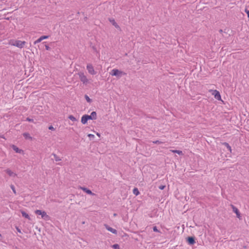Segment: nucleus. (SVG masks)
I'll list each match as a JSON object with an SVG mask.
<instances>
[{"label":"nucleus","mask_w":249,"mask_h":249,"mask_svg":"<svg viewBox=\"0 0 249 249\" xmlns=\"http://www.w3.org/2000/svg\"><path fill=\"white\" fill-rule=\"evenodd\" d=\"M26 121H27L28 122H33L34 121L33 119H30V118H28V117L26 118Z\"/></svg>","instance_id":"obj_32"},{"label":"nucleus","mask_w":249,"mask_h":249,"mask_svg":"<svg viewBox=\"0 0 249 249\" xmlns=\"http://www.w3.org/2000/svg\"><path fill=\"white\" fill-rule=\"evenodd\" d=\"M6 172L7 174H8L10 176H16V174H15L14 172H13L10 169H7L6 171Z\"/></svg>","instance_id":"obj_16"},{"label":"nucleus","mask_w":249,"mask_h":249,"mask_svg":"<svg viewBox=\"0 0 249 249\" xmlns=\"http://www.w3.org/2000/svg\"><path fill=\"white\" fill-rule=\"evenodd\" d=\"M88 137H89L90 139H93L94 138V135H93V134H89L88 135Z\"/></svg>","instance_id":"obj_29"},{"label":"nucleus","mask_w":249,"mask_h":249,"mask_svg":"<svg viewBox=\"0 0 249 249\" xmlns=\"http://www.w3.org/2000/svg\"><path fill=\"white\" fill-rule=\"evenodd\" d=\"M97 118V114L95 111L91 112L90 115H89V120H95Z\"/></svg>","instance_id":"obj_10"},{"label":"nucleus","mask_w":249,"mask_h":249,"mask_svg":"<svg viewBox=\"0 0 249 249\" xmlns=\"http://www.w3.org/2000/svg\"><path fill=\"white\" fill-rule=\"evenodd\" d=\"M231 206L233 211L236 213L237 217L238 218H240V213L239 210H238V209L233 205H231Z\"/></svg>","instance_id":"obj_7"},{"label":"nucleus","mask_w":249,"mask_h":249,"mask_svg":"<svg viewBox=\"0 0 249 249\" xmlns=\"http://www.w3.org/2000/svg\"><path fill=\"white\" fill-rule=\"evenodd\" d=\"M82 224H85V222H82Z\"/></svg>","instance_id":"obj_40"},{"label":"nucleus","mask_w":249,"mask_h":249,"mask_svg":"<svg viewBox=\"0 0 249 249\" xmlns=\"http://www.w3.org/2000/svg\"><path fill=\"white\" fill-rule=\"evenodd\" d=\"M25 44H26L25 41H22L21 40H16L13 43V45L19 48H23V47Z\"/></svg>","instance_id":"obj_3"},{"label":"nucleus","mask_w":249,"mask_h":249,"mask_svg":"<svg viewBox=\"0 0 249 249\" xmlns=\"http://www.w3.org/2000/svg\"><path fill=\"white\" fill-rule=\"evenodd\" d=\"M171 151L174 153H177L179 155H182L183 153L182 151L178 150H172Z\"/></svg>","instance_id":"obj_20"},{"label":"nucleus","mask_w":249,"mask_h":249,"mask_svg":"<svg viewBox=\"0 0 249 249\" xmlns=\"http://www.w3.org/2000/svg\"><path fill=\"white\" fill-rule=\"evenodd\" d=\"M110 74L112 75L115 76L117 78H119L122 76V75L125 74V73L123 72V71H119L118 69H114L111 71Z\"/></svg>","instance_id":"obj_2"},{"label":"nucleus","mask_w":249,"mask_h":249,"mask_svg":"<svg viewBox=\"0 0 249 249\" xmlns=\"http://www.w3.org/2000/svg\"><path fill=\"white\" fill-rule=\"evenodd\" d=\"M245 11L247 14L248 17L249 18V10H248L247 9H245Z\"/></svg>","instance_id":"obj_35"},{"label":"nucleus","mask_w":249,"mask_h":249,"mask_svg":"<svg viewBox=\"0 0 249 249\" xmlns=\"http://www.w3.org/2000/svg\"><path fill=\"white\" fill-rule=\"evenodd\" d=\"M40 37L41 38L42 40H43V39L48 38H49V36H41Z\"/></svg>","instance_id":"obj_27"},{"label":"nucleus","mask_w":249,"mask_h":249,"mask_svg":"<svg viewBox=\"0 0 249 249\" xmlns=\"http://www.w3.org/2000/svg\"><path fill=\"white\" fill-rule=\"evenodd\" d=\"M188 243L189 245H194L195 243V238L194 237H188L187 239Z\"/></svg>","instance_id":"obj_9"},{"label":"nucleus","mask_w":249,"mask_h":249,"mask_svg":"<svg viewBox=\"0 0 249 249\" xmlns=\"http://www.w3.org/2000/svg\"><path fill=\"white\" fill-rule=\"evenodd\" d=\"M109 21L112 23V24L116 28H120L119 26L115 21V19L113 18H109Z\"/></svg>","instance_id":"obj_13"},{"label":"nucleus","mask_w":249,"mask_h":249,"mask_svg":"<svg viewBox=\"0 0 249 249\" xmlns=\"http://www.w3.org/2000/svg\"><path fill=\"white\" fill-rule=\"evenodd\" d=\"M87 69L88 71V72L94 75L96 74V72L95 71L93 67L91 64H88L87 66Z\"/></svg>","instance_id":"obj_4"},{"label":"nucleus","mask_w":249,"mask_h":249,"mask_svg":"<svg viewBox=\"0 0 249 249\" xmlns=\"http://www.w3.org/2000/svg\"><path fill=\"white\" fill-rule=\"evenodd\" d=\"M89 120V115H84L81 118V123L83 124H86Z\"/></svg>","instance_id":"obj_8"},{"label":"nucleus","mask_w":249,"mask_h":249,"mask_svg":"<svg viewBox=\"0 0 249 249\" xmlns=\"http://www.w3.org/2000/svg\"><path fill=\"white\" fill-rule=\"evenodd\" d=\"M153 231L155 232H159V231L158 230L156 226H154L153 227Z\"/></svg>","instance_id":"obj_31"},{"label":"nucleus","mask_w":249,"mask_h":249,"mask_svg":"<svg viewBox=\"0 0 249 249\" xmlns=\"http://www.w3.org/2000/svg\"><path fill=\"white\" fill-rule=\"evenodd\" d=\"M23 136L26 139H29V140H31L32 139V137L30 136V135L28 133H24L23 134Z\"/></svg>","instance_id":"obj_15"},{"label":"nucleus","mask_w":249,"mask_h":249,"mask_svg":"<svg viewBox=\"0 0 249 249\" xmlns=\"http://www.w3.org/2000/svg\"><path fill=\"white\" fill-rule=\"evenodd\" d=\"M213 95H214V98L218 100H221V95L219 91L214 90L213 91Z\"/></svg>","instance_id":"obj_5"},{"label":"nucleus","mask_w":249,"mask_h":249,"mask_svg":"<svg viewBox=\"0 0 249 249\" xmlns=\"http://www.w3.org/2000/svg\"><path fill=\"white\" fill-rule=\"evenodd\" d=\"M113 215H114V216H116L117 215V214H116V213H114Z\"/></svg>","instance_id":"obj_38"},{"label":"nucleus","mask_w":249,"mask_h":249,"mask_svg":"<svg viewBox=\"0 0 249 249\" xmlns=\"http://www.w3.org/2000/svg\"><path fill=\"white\" fill-rule=\"evenodd\" d=\"M112 248L114 249H120L119 245L117 244H114L112 246Z\"/></svg>","instance_id":"obj_24"},{"label":"nucleus","mask_w":249,"mask_h":249,"mask_svg":"<svg viewBox=\"0 0 249 249\" xmlns=\"http://www.w3.org/2000/svg\"><path fill=\"white\" fill-rule=\"evenodd\" d=\"M153 142L154 143H156V144H161V143H162V142H161V141H153Z\"/></svg>","instance_id":"obj_28"},{"label":"nucleus","mask_w":249,"mask_h":249,"mask_svg":"<svg viewBox=\"0 0 249 249\" xmlns=\"http://www.w3.org/2000/svg\"><path fill=\"white\" fill-rule=\"evenodd\" d=\"M80 80L83 83H86L88 82V79L86 76L83 74L80 75Z\"/></svg>","instance_id":"obj_14"},{"label":"nucleus","mask_w":249,"mask_h":249,"mask_svg":"<svg viewBox=\"0 0 249 249\" xmlns=\"http://www.w3.org/2000/svg\"><path fill=\"white\" fill-rule=\"evenodd\" d=\"M49 129L50 130H55L54 128L52 125L50 126L49 127Z\"/></svg>","instance_id":"obj_33"},{"label":"nucleus","mask_w":249,"mask_h":249,"mask_svg":"<svg viewBox=\"0 0 249 249\" xmlns=\"http://www.w3.org/2000/svg\"><path fill=\"white\" fill-rule=\"evenodd\" d=\"M165 187V185H160L159 187V188L160 189V190H163Z\"/></svg>","instance_id":"obj_30"},{"label":"nucleus","mask_w":249,"mask_h":249,"mask_svg":"<svg viewBox=\"0 0 249 249\" xmlns=\"http://www.w3.org/2000/svg\"><path fill=\"white\" fill-rule=\"evenodd\" d=\"M12 148H13V149L16 152V153H23V150H22L21 149H19L18 147H17L16 145H12Z\"/></svg>","instance_id":"obj_12"},{"label":"nucleus","mask_w":249,"mask_h":249,"mask_svg":"<svg viewBox=\"0 0 249 249\" xmlns=\"http://www.w3.org/2000/svg\"><path fill=\"white\" fill-rule=\"evenodd\" d=\"M45 48L47 50H49L50 49V47L48 45H45Z\"/></svg>","instance_id":"obj_34"},{"label":"nucleus","mask_w":249,"mask_h":249,"mask_svg":"<svg viewBox=\"0 0 249 249\" xmlns=\"http://www.w3.org/2000/svg\"><path fill=\"white\" fill-rule=\"evenodd\" d=\"M219 32H220V33H222V32H223V31H222V30L220 29V30H219Z\"/></svg>","instance_id":"obj_37"},{"label":"nucleus","mask_w":249,"mask_h":249,"mask_svg":"<svg viewBox=\"0 0 249 249\" xmlns=\"http://www.w3.org/2000/svg\"><path fill=\"white\" fill-rule=\"evenodd\" d=\"M41 41H42V39H41L40 37H39L38 39H37L34 42V44H36L37 43H38L40 42Z\"/></svg>","instance_id":"obj_26"},{"label":"nucleus","mask_w":249,"mask_h":249,"mask_svg":"<svg viewBox=\"0 0 249 249\" xmlns=\"http://www.w3.org/2000/svg\"><path fill=\"white\" fill-rule=\"evenodd\" d=\"M69 118L73 122H74L76 120V118L72 115H70Z\"/></svg>","instance_id":"obj_25"},{"label":"nucleus","mask_w":249,"mask_h":249,"mask_svg":"<svg viewBox=\"0 0 249 249\" xmlns=\"http://www.w3.org/2000/svg\"><path fill=\"white\" fill-rule=\"evenodd\" d=\"M35 213L38 215H41V218L45 220H49L50 217L47 214L45 211H42L39 210H37L35 211Z\"/></svg>","instance_id":"obj_1"},{"label":"nucleus","mask_w":249,"mask_h":249,"mask_svg":"<svg viewBox=\"0 0 249 249\" xmlns=\"http://www.w3.org/2000/svg\"><path fill=\"white\" fill-rule=\"evenodd\" d=\"M10 188L12 190L13 193L16 195L17 194V192H16L15 186L11 184L10 185Z\"/></svg>","instance_id":"obj_23"},{"label":"nucleus","mask_w":249,"mask_h":249,"mask_svg":"<svg viewBox=\"0 0 249 249\" xmlns=\"http://www.w3.org/2000/svg\"><path fill=\"white\" fill-rule=\"evenodd\" d=\"M0 236H1V234H0Z\"/></svg>","instance_id":"obj_41"},{"label":"nucleus","mask_w":249,"mask_h":249,"mask_svg":"<svg viewBox=\"0 0 249 249\" xmlns=\"http://www.w3.org/2000/svg\"><path fill=\"white\" fill-rule=\"evenodd\" d=\"M133 193L136 196H138L140 194V192L137 188H134Z\"/></svg>","instance_id":"obj_21"},{"label":"nucleus","mask_w":249,"mask_h":249,"mask_svg":"<svg viewBox=\"0 0 249 249\" xmlns=\"http://www.w3.org/2000/svg\"><path fill=\"white\" fill-rule=\"evenodd\" d=\"M97 135L99 136H100V134L99 133H97Z\"/></svg>","instance_id":"obj_39"},{"label":"nucleus","mask_w":249,"mask_h":249,"mask_svg":"<svg viewBox=\"0 0 249 249\" xmlns=\"http://www.w3.org/2000/svg\"><path fill=\"white\" fill-rule=\"evenodd\" d=\"M105 227H106V229L111 232L112 233H114V234H116L117 233V230H116L115 229H113L111 227H110L109 226H108L107 225V224H105Z\"/></svg>","instance_id":"obj_6"},{"label":"nucleus","mask_w":249,"mask_h":249,"mask_svg":"<svg viewBox=\"0 0 249 249\" xmlns=\"http://www.w3.org/2000/svg\"><path fill=\"white\" fill-rule=\"evenodd\" d=\"M21 213L22 216L24 217L25 218H26L29 220H30V217L26 212H25L24 211H21Z\"/></svg>","instance_id":"obj_17"},{"label":"nucleus","mask_w":249,"mask_h":249,"mask_svg":"<svg viewBox=\"0 0 249 249\" xmlns=\"http://www.w3.org/2000/svg\"><path fill=\"white\" fill-rule=\"evenodd\" d=\"M80 189L85 192H86V193H87L88 194L94 195V193H93L90 190L87 189V188L80 187Z\"/></svg>","instance_id":"obj_11"},{"label":"nucleus","mask_w":249,"mask_h":249,"mask_svg":"<svg viewBox=\"0 0 249 249\" xmlns=\"http://www.w3.org/2000/svg\"><path fill=\"white\" fill-rule=\"evenodd\" d=\"M52 155L53 156L55 161H59L61 160V159L58 156H57L55 154L53 153L52 154Z\"/></svg>","instance_id":"obj_19"},{"label":"nucleus","mask_w":249,"mask_h":249,"mask_svg":"<svg viewBox=\"0 0 249 249\" xmlns=\"http://www.w3.org/2000/svg\"><path fill=\"white\" fill-rule=\"evenodd\" d=\"M85 98L86 101H87V102L89 103L91 102V100L89 98V97L87 95H85Z\"/></svg>","instance_id":"obj_22"},{"label":"nucleus","mask_w":249,"mask_h":249,"mask_svg":"<svg viewBox=\"0 0 249 249\" xmlns=\"http://www.w3.org/2000/svg\"><path fill=\"white\" fill-rule=\"evenodd\" d=\"M223 145H225L230 152H231V148L228 143L226 142H223Z\"/></svg>","instance_id":"obj_18"},{"label":"nucleus","mask_w":249,"mask_h":249,"mask_svg":"<svg viewBox=\"0 0 249 249\" xmlns=\"http://www.w3.org/2000/svg\"><path fill=\"white\" fill-rule=\"evenodd\" d=\"M16 229L18 232L21 233V230L19 229L18 227H17Z\"/></svg>","instance_id":"obj_36"}]
</instances>
